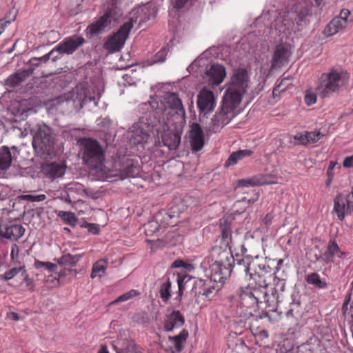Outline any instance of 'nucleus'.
<instances>
[{
    "mask_svg": "<svg viewBox=\"0 0 353 353\" xmlns=\"http://www.w3.org/2000/svg\"><path fill=\"white\" fill-rule=\"evenodd\" d=\"M87 228H88L89 232H91L94 234H99V229L97 225H96L94 223H88L87 225Z\"/></svg>",
    "mask_w": 353,
    "mask_h": 353,
    "instance_id": "56",
    "label": "nucleus"
},
{
    "mask_svg": "<svg viewBox=\"0 0 353 353\" xmlns=\"http://www.w3.org/2000/svg\"><path fill=\"white\" fill-rule=\"evenodd\" d=\"M252 151L250 150H240L237 152H232L228 159L225 165L230 166L236 164L239 160L245 157L250 156Z\"/></svg>",
    "mask_w": 353,
    "mask_h": 353,
    "instance_id": "30",
    "label": "nucleus"
},
{
    "mask_svg": "<svg viewBox=\"0 0 353 353\" xmlns=\"http://www.w3.org/2000/svg\"><path fill=\"white\" fill-rule=\"evenodd\" d=\"M349 203L353 205V187L352 188L351 192L346 196H345Z\"/></svg>",
    "mask_w": 353,
    "mask_h": 353,
    "instance_id": "60",
    "label": "nucleus"
},
{
    "mask_svg": "<svg viewBox=\"0 0 353 353\" xmlns=\"http://www.w3.org/2000/svg\"><path fill=\"white\" fill-rule=\"evenodd\" d=\"M294 144L296 145H307V137L305 134V132H299L294 136Z\"/></svg>",
    "mask_w": 353,
    "mask_h": 353,
    "instance_id": "48",
    "label": "nucleus"
},
{
    "mask_svg": "<svg viewBox=\"0 0 353 353\" xmlns=\"http://www.w3.org/2000/svg\"><path fill=\"white\" fill-rule=\"evenodd\" d=\"M238 302L241 309L243 310L240 312V315H242V314L245 315L248 314H252V312L255 311L257 305L256 297H253L250 288L241 290L239 294Z\"/></svg>",
    "mask_w": 353,
    "mask_h": 353,
    "instance_id": "12",
    "label": "nucleus"
},
{
    "mask_svg": "<svg viewBox=\"0 0 353 353\" xmlns=\"http://www.w3.org/2000/svg\"><path fill=\"white\" fill-rule=\"evenodd\" d=\"M168 50L166 48H161L150 60L147 61V65H152L157 63H162L165 61Z\"/></svg>",
    "mask_w": 353,
    "mask_h": 353,
    "instance_id": "34",
    "label": "nucleus"
},
{
    "mask_svg": "<svg viewBox=\"0 0 353 353\" xmlns=\"http://www.w3.org/2000/svg\"><path fill=\"white\" fill-rule=\"evenodd\" d=\"M223 245H215L210 251V280L221 285L230 276L232 263L234 259L232 252H236V257L239 254H245L246 248L243 244V237L238 233L232 234L231 220L222 218L219 220Z\"/></svg>",
    "mask_w": 353,
    "mask_h": 353,
    "instance_id": "1",
    "label": "nucleus"
},
{
    "mask_svg": "<svg viewBox=\"0 0 353 353\" xmlns=\"http://www.w3.org/2000/svg\"><path fill=\"white\" fill-rule=\"evenodd\" d=\"M242 256V259H237L236 263H232V268H233L237 272L244 274L245 276H249L250 278H252L253 273L251 272L252 266H254V263L251 262L250 255L245 253V254H239Z\"/></svg>",
    "mask_w": 353,
    "mask_h": 353,
    "instance_id": "18",
    "label": "nucleus"
},
{
    "mask_svg": "<svg viewBox=\"0 0 353 353\" xmlns=\"http://www.w3.org/2000/svg\"><path fill=\"white\" fill-rule=\"evenodd\" d=\"M292 83V80L290 77L283 78L281 82L274 88L273 94L276 92H281L285 91Z\"/></svg>",
    "mask_w": 353,
    "mask_h": 353,
    "instance_id": "42",
    "label": "nucleus"
},
{
    "mask_svg": "<svg viewBox=\"0 0 353 353\" xmlns=\"http://www.w3.org/2000/svg\"><path fill=\"white\" fill-rule=\"evenodd\" d=\"M8 317L10 319H12L14 321H18L20 319L19 315L14 312H10L8 313Z\"/></svg>",
    "mask_w": 353,
    "mask_h": 353,
    "instance_id": "59",
    "label": "nucleus"
},
{
    "mask_svg": "<svg viewBox=\"0 0 353 353\" xmlns=\"http://www.w3.org/2000/svg\"><path fill=\"white\" fill-rule=\"evenodd\" d=\"M251 292L253 297H256V302L257 305L259 303L268 302V294L267 289L263 290L259 288H251Z\"/></svg>",
    "mask_w": 353,
    "mask_h": 353,
    "instance_id": "33",
    "label": "nucleus"
},
{
    "mask_svg": "<svg viewBox=\"0 0 353 353\" xmlns=\"http://www.w3.org/2000/svg\"><path fill=\"white\" fill-rule=\"evenodd\" d=\"M54 50L50 51L48 54L40 57V58H32L30 60V63L32 66H38L41 62L46 63L53 54Z\"/></svg>",
    "mask_w": 353,
    "mask_h": 353,
    "instance_id": "44",
    "label": "nucleus"
},
{
    "mask_svg": "<svg viewBox=\"0 0 353 353\" xmlns=\"http://www.w3.org/2000/svg\"><path fill=\"white\" fill-rule=\"evenodd\" d=\"M190 139L193 151L198 152L203 148L204 145V134L199 124L194 123L191 125Z\"/></svg>",
    "mask_w": 353,
    "mask_h": 353,
    "instance_id": "16",
    "label": "nucleus"
},
{
    "mask_svg": "<svg viewBox=\"0 0 353 353\" xmlns=\"http://www.w3.org/2000/svg\"><path fill=\"white\" fill-rule=\"evenodd\" d=\"M12 156L9 148L6 146H3L0 149V170H8L12 161Z\"/></svg>",
    "mask_w": 353,
    "mask_h": 353,
    "instance_id": "27",
    "label": "nucleus"
},
{
    "mask_svg": "<svg viewBox=\"0 0 353 353\" xmlns=\"http://www.w3.org/2000/svg\"><path fill=\"white\" fill-rule=\"evenodd\" d=\"M189 0H172L173 7L176 9L183 8Z\"/></svg>",
    "mask_w": 353,
    "mask_h": 353,
    "instance_id": "52",
    "label": "nucleus"
},
{
    "mask_svg": "<svg viewBox=\"0 0 353 353\" xmlns=\"http://www.w3.org/2000/svg\"><path fill=\"white\" fill-rule=\"evenodd\" d=\"M30 130L33 137V147L43 153H49L54 143V137L51 128L41 122L34 125Z\"/></svg>",
    "mask_w": 353,
    "mask_h": 353,
    "instance_id": "7",
    "label": "nucleus"
},
{
    "mask_svg": "<svg viewBox=\"0 0 353 353\" xmlns=\"http://www.w3.org/2000/svg\"><path fill=\"white\" fill-rule=\"evenodd\" d=\"M24 232L25 228L20 224H10L0 227V236L11 241H18Z\"/></svg>",
    "mask_w": 353,
    "mask_h": 353,
    "instance_id": "17",
    "label": "nucleus"
},
{
    "mask_svg": "<svg viewBox=\"0 0 353 353\" xmlns=\"http://www.w3.org/2000/svg\"><path fill=\"white\" fill-rule=\"evenodd\" d=\"M157 10L154 7L143 6L134 10V15L131 19L122 25L112 36L104 43V48L113 53L119 51L124 46L133 23L141 26L152 18H154Z\"/></svg>",
    "mask_w": 353,
    "mask_h": 353,
    "instance_id": "3",
    "label": "nucleus"
},
{
    "mask_svg": "<svg viewBox=\"0 0 353 353\" xmlns=\"http://www.w3.org/2000/svg\"><path fill=\"white\" fill-rule=\"evenodd\" d=\"M305 134L307 137V144L309 143H314L317 142L319 140H320L323 137V134H322L320 132H308L305 131Z\"/></svg>",
    "mask_w": 353,
    "mask_h": 353,
    "instance_id": "43",
    "label": "nucleus"
},
{
    "mask_svg": "<svg viewBox=\"0 0 353 353\" xmlns=\"http://www.w3.org/2000/svg\"><path fill=\"white\" fill-rule=\"evenodd\" d=\"M343 166L346 168H353V154L344 159Z\"/></svg>",
    "mask_w": 353,
    "mask_h": 353,
    "instance_id": "53",
    "label": "nucleus"
},
{
    "mask_svg": "<svg viewBox=\"0 0 353 353\" xmlns=\"http://www.w3.org/2000/svg\"><path fill=\"white\" fill-rule=\"evenodd\" d=\"M21 276L23 279V281L26 283V285L28 290L33 292L34 290L35 284L33 279L29 277L26 269L23 270Z\"/></svg>",
    "mask_w": 353,
    "mask_h": 353,
    "instance_id": "46",
    "label": "nucleus"
},
{
    "mask_svg": "<svg viewBox=\"0 0 353 353\" xmlns=\"http://www.w3.org/2000/svg\"><path fill=\"white\" fill-rule=\"evenodd\" d=\"M140 294V292L136 290H131L126 293L120 295L117 299L114 300L110 303V305H114L117 303L125 302L130 300Z\"/></svg>",
    "mask_w": 353,
    "mask_h": 353,
    "instance_id": "35",
    "label": "nucleus"
},
{
    "mask_svg": "<svg viewBox=\"0 0 353 353\" xmlns=\"http://www.w3.org/2000/svg\"><path fill=\"white\" fill-rule=\"evenodd\" d=\"M97 353H109L105 345H101Z\"/></svg>",
    "mask_w": 353,
    "mask_h": 353,
    "instance_id": "61",
    "label": "nucleus"
},
{
    "mask_svg": "<svg viewBox=\"0 0 353 353\" xmlns=\"http://www.w3.org/2000/svg\"><path fill=\"white\" fill-rule=\"evenodd\" d=\"M188 336V332L186 330H183L178 335L168 336L170 342L172 343L174 345L175 351L180 352L183 349L182 343L186 341Z\"/></svg>",
    "mask_w": 353,
    "mask_h": 353,
    "instance_id": "29",
    "label": "nucleus"
},
{
    "mask_svg": "<svg viewBox=\"0 0 353 353\" xmlns=\"http://www.w3.org/2000/svg\"><path fill=\"white\" fill-rule=\"evenodd\" d=\"M34 267L37 269L44 268L48 270L49 273L56 272L57 270V265L51 262H43L40 261H35Z\"/></svg>",
    "mask_w": 353,
    "mask_h": 353,
    "instance_id": "41",
    "label": "nucleus"
},
{
    "mask_svg": "<svg viewBox=\"0 0 353 353\" xmlns=\"http://www.w3.org/2000/svg\"><path fill=\"white\" fill-rule=\"evenodd\" d=\"M139 173V168L133 164L127 165L121 172L122 178L135 177Z\"/></svg>",
    "mask_w": 353,
    "mask_h": 353,
    "instance_id": "37",
    "label": "nucleus"
},
{
    "mask_svg": "<svg viewBox=\"0 0 353 353\" xmlns=\"http://www.w3.org/2000/svg\"><path fill=\"white\" fill-rule=\"evenodd\" d=\"M166 103L161 120L159 121V126L156 129L157 135L161 136L163 144L169 150H176L181 143L185 109L176 94H169Z\"/></svg>",
    "mask_w": 353,
    "mask_h": 353,
    "instance_id": "2",
    "label": "nucleus"
},
{
    "mask_svg": "<svg viewBox=\"0 0 353 353\" xmlns=\"http://www.w3.org/2000/svg\"><path fill=\"white\" fill-rule=\"evenodd\" d=\"M81 256L79 254L72 255L71 254H66L58 259V263L60 265L68 264L71 265H75L79 262Z\"/></svg>",
    "mask_w": 353,
    "mask_h": 353,
    "instance_id": "36",
    "label": "nucleus"
},
{
    "mask_svg": "<svg viewBox=\"0 0 353 353\" xmlns=\"http://www.w3.org/2000/svg\"><path fill=\"white\" fill-rule=\"evenodd\" d=\"M115 8L116 7L113 8V6L110 8H108L103 15L101 16L96 22L92 23L88 26L87 31L91 36L100 33L109 25L111 19H115Z\"/></svg>",
    "mask_w": 353,
    "mask_h": 353,
    "instance_id": "13",
    "label": "nucleus"
},
{
    "mask_svg": "<svg viewBox=\"0 0 353 353\" xmlns=\"http://www.w3.org/2000/svg\"><path fill=\"white\" fill-rule=\"evenodd\" d=\"M25 270L24 266H20L19 268H11L6 272H5L4 274L0 275V277L1 279L5 281H9L12 279H13L17 274L19 273H21V274L23 273V270Z\"/></svg>",
    "mask_w": 353,
    "mask_h": 353,
    "instance_id": "39",
    "label": "nucleus"
},
{
    "mask_svg": "<svg viewBox=\"0 0 353 353\" xmlns=\"http://www.w3.org/2000/svg\"><path fill=\"white\" fill-rule=\"evenodd\" d=\"M349 75L341 68H332L321 74L316 88L318 94L322 98L330 97L339 92L347 83Z\"/></svg>",
    "mask_w": 353,
    "mask_h": 353,
    "instance_id": "4",
    "label": "nucleus"
},
{
    "mask_svg": "<svg viewBox=\"0 0 353 353\" xmlns=\"http://www.w3.org/2000/svg\"><path fill=\"white\" fill-rule=\"evenodd\" d=\"M337 165H338V163L336 162H334V161L330 162V164H329V166H328V168L327 170V176H330V177H334V170Z\"/></svg>",
    "mask_w": 353,
    "mask_h": 353,
    "instance_id": "54",
    "label": "nucleus"
},
{
    "mask_svg": "<svg viewBox=\"0 0 353 353\" xmlns=\"http://www.w3.org/2000/svg\"><path fill=\"white\" fill-rule=\"evenodd\" d=\"M293 310L290 309L287 312H286V316L287 317H290V316H294V313H293Z\"/></svg>",
    "mask_w": 353,
    "mask_h": 353,
    "instance_id": "63",
    "label": "nucleus"
},
{
    "mask_svg": "<svg viewBox=\"0 0 353 353\" xmlns=\"http://www.w3.org/2000/svg\"><path fill=\"white\" fill-rule=\"evenodd\" d=\"M239 105L223 97L220 110L212 119L210 130L216 133L227 125L234 117L233 111Z\"/></svg>",
    "mask_w": 353,
    "mask_h": 353,
    "instance_id": "8",
    "label": "nucleus"
},
{
    "mask_svg": "<svg viewBox=\"0 0 353 353\" xmlns=\"http://www.w3.org/2000/svg\"><path fill=\"white\" fill-rule=\"evenodd\" d=\"M352 211L353 205L349 203L345 195L338 194L334 199L333 208V213L336 214L338 219L343 221Z\"/></svg>",
    "mask_w": 353,
    "mask_h": 353,
    "instance_id": "14",
    "label": "nucleus"
},
{
    "mask_svg": "<svg viewBox=\"0 0 353 353\" xmlns=\"http://www.w3.org/2000/svg\"><path fill=\"white\" fill-rule=\"evenodd\" d=\"M306 281L307 283L314 285L319 288H323L326 285L325 283L322 282L320 276L315 272L308 274L306 277Z\"/></svg>",
    "mask_w": 353,
    "mask_h": 353,
    "instance_id": "40",
    "label": "nucleus"
},
{
    "mask_svg": "<svg viewBox=\"0 0 353 353\" xmlns=\"http://www.w3.org/2000/svg\"><path fill=\"white\" fill-rule=\"evenodd\" d=\"M216 290L214 285H211L208 283H203L202 281L196 283L194 287L195 295L198 298L202 296L210 299L215 295Z\"/></svg>",
    "mask_w": 353,
    "mask_h": 353,
    "instance_id": "23",
    "label": "nucleus"
},
{
    "mask_svg": "<svg viewBox=\"0 0 353 353\" xmlns=\"http://www.w3.org/2000/svg\"><path fill=\"white\" fill-rule=\"evenodd\" d=\"M23 199L31 202H40L46 199V194H26L23 196Z\"/></svg>",
    "mask_w": 353,
    "mask_h": 353,
    "instance_id": "49",
    "label": "nucleus"
},
{
    "mask_svg": "<svg viewBox=\"0 0 353 353\" xmlns=\"http://www.w3.org/2000/svg\"><path fill=\"white\" fill-rule=\"evenodd\" d=\"M188 279L189 280V278L188 275L184 274H177L176 275V282L178 284V293L179 296H181L183 294V291L184 290V285L183 283L185 282V280Z\"/></svg>",
    "mask_w": 353,
    "mask_h": 353,
    "instance_id": "45",
    "label": "nucleus"
},
{
    "mask_svg": "<svg viewBox=\"0 0 353 353\" xmlns=\"http://www.w3.org/2000/svg\"><path fill=\"white\" fill-rule=\"evenodd\" d=\"M197 106L204 114L211 113L216 106V99L213 92L203 88L197 96Z\"/></svg>",
    "mask_w": 353,
    "mask_h": 353,
    "instance_id": "10",
    "label": "nucleus"
},
{
    "mask_svg": "<svg viewBox=\"0 0 353 353\" xmlns=\"http://www.w3.org/2000/svg\"><path fill=\"white\" fill-rule=\"evenodd\" d=\"M83 163L91 168H101L105 161V151L100 143L92 138L79 141Z\"/></svg>",
    "mask_w": 353,
    "mask_h": 353,
    "instance_id": "5",
    "label": "nucleus"
},
{
    "mask_svg": "<svg viewBox=\"0 0 353 353\" xmlns=\"http://www.w3.org/2000/svg\"><path fill=\"white\" fill-rule=\"evenodd\" d=\"M171 267L174 268H183L184 269L189 271L194 269V267L192 264L186 263L181 259H177L174 261Z\"/></svg>",
    "mask_w": 353,
    "mask_h": 353,
    "instance_id": "47",
    "label": "nucleus"
},
{
    "mask_svg": "<svg viewBox=\"0 0 353 353\" xmlns=\"http://www.w3.org/2000/svg\"><path fill=\"white\" fill-rule=\"evenodd\" d=\"M283 263V259H281L278 260L277 263H276V269L277 271H279L280 270Z\"/></svg>",
    "mask_w": 353,
    "mask_h": 353,
    "instance_id": "62",
    "label": "nucleus"
},
{
    "mask_svg": "<svg viewBox=\"0 0 353 353\" xmlns=\"http://www.w3.org/2000/svg\"><path fill=\"white\" fill-rule=\"evenodd\" d=\"M184 323V318L180 312L173 311L165 319L163 327L165 331L170 332L175 328L182 327Z\"/></svg>",
    "mask_w": 353,
    "mask_h": 353,
    "instance_id": "21",
    "label": "nucleus"
},
{
    "mask_svg": "<svg viewBox=\"0 0 353 353\" xmlns=\"http://www.w3.org/2000/svg\"><path fill=\"white\" fill-rule=\"evenodd\" d=\"M171 286L172 283L170 279L163 282L159 288L160 297L164 302H167L171 297Z\"/></svg>",
    "mask_w": 353,
    "mask_h": 353,
    "instance_id": "31",
    "label": "nucleus"
},
{
    "mask_svg": "<svg viewBox=\"0 0 353 353\" xmlns=\"http://www.w3.org/2000/svg\"><path fill=\"white\" fill-rule=\"evenodd\" d=\"M346 252L342 251L334 240L329 241L326 249L321 256V259L325 263L334 262V258L345 259Z\"/></svg>",
    "mask_w": 353,
    "mask_h": 353,
    "instance_id": "15",
    "label": "nucleus"
},
{
    "mask_svg": "<svg viewBox=\"0 0 353 353\" xmlns=\"http://www.w3.org/2000/svg\"><path fill=\"white\" fill-rule=\"evenodd\" d=\"M8 196L7 188L3 185L0 186V200H4Z\"/></svg>",
    "mask_w": 353,
    "mask_h": 353,
    "instance_id": "58",
    "label": "nucleus"
},
{
    "mask_svg": "<svg viewBox=\"0 0 353 353\" xmlns=\"http://www.w3.org/2000/svg\"><path fill=\"white\" fill-rule=\"evenodd\" d=\"M19 246L17 244H13L11 248L10 258L13 261L14 259V255L18 256L19 254Z\"/></svg>",
    "mask_w": 353,
    "mask_h": 353,
    "instance_id": "57",
    "label": "nucleus"
},
{
    "mask_svg": "<svg viewBox=\"0 0 353 353\" xmlns=\"http://www.w3.org/2000/svg\"><path fill=\"white\" fill-rule=\"evenodd\" d=\"M107 262L105 260L101 259L95 262L92 268L90 277L94 279L99 277L102 278L105 274L107 270Z\"/></svg>",
    "mask_w": 353,
    "mask_h": 353,
    "instance_id": "28",
    "label": "nucleus"
},
{
    "mask_svg": "<svg viewBox=\"0 0 353 353\" xmlns=\"http://www.w3.org/2000/svg\"><path fill=\"white\" fill-rule=\"evenodd\" d=\"M85 43L81 36L73 35L65 38L56 47L55 51L60 54H72Z\"/></svg>",
    "mask_w": 353,
    "mask_h": 353,
    "instance_id": "11",
    "label": "nucleus"
},
{
    "mask_svg": "<svg viewBox=\"0 0 353 353\" xmlns=\"http://www.w3.org/2000/svg\"><path fill=\"white\" fill-rule=\"evenodd\" d=\"M273 183V181L269 180L267 176L257 175L251 178L239 180L238 185L239 187L260 186Z\"/></svg>",
    "mask_w": 353,
    "mask_h": 353,
    "instance_id": "24",
    "label": "nucleus"
},
{
    "mask_svg": "<svg viewBox=\"0 0 353 353\" xmlns=\"http://www.w3.org/2000/svg\"><path fill=\"white\" fill-rule=\"evenodd\" d=\"M350 15V11L347 9H342L341 10V12L339 16L336 17L339 18V19H342L343 21L345 22V24L347 25L348 23V17Z\"/></svg>",
    "mask_w": 353,
    "mask_h": 353,
    "instance_id": "51",
    "label": "nucleus"
},
{
    "mask_svg": "<svg viewBox=\"0 0 353 353\" xmlns=\"http://www.w3.org/2000/svg\"><path fill=\"white\" fill-rule=\"evenodd\" d=\"M305 103L309 105H313L316 101V94L314 93H307L304 98Z\"/></svg>",
    "mask_w": 353,
    "mask_h": 353,
    "instance_id": "50",
    "label": "nucleus"
},
{
    "mask_svg": "<svg viewBox=\"0 0 353 353\" xmlns=\"http://www.w3.org/2000/svg\"><path fill=\"white\" fill-rule=\"evenodd\" d=\"M58 216L66 224L74 225L77 222L75 214L73 212L60 211Z\"/></svg>",
    "mask_w": 353,
    "mask_h": 353,
    "instance_id": "38",
    "label": "nucleus"
},
{
    "mask_svg": "<svg viewBox=\"0 0 353 353\" xmlns=\"http://www.w3.org/2000/svg\"><path fill=\"white\" fill-rule=\"evenodd\" d=\"M252 279H253L256 281V283L259 285V287L260 288L265 290V289H268L269 284H270V281L272 279V276L270 274H263V275H261V274L256 275L255 273V274H252Z\"/></svg>",
    "mask_w": 353,
    "mask_h": 353,
    "instance_id": "32",
    "label": "nucleus"
},
{
    "mask_svg": "<svg viewBox=\"0 0 353 353\" xmlns=\"http://www.w3.org/2000/svg\"><path fill=\"white\" fill-rule=\"evenodd\" d=\"M327 176V181H326V185L328 186L332 183L334 177H330V176Z\"/></svg>",
    "mask_w": 353,
    "mask_h": 353,
    "instance_id": "64",
    "label": "nucleus"
},
{
    "mask_svg": "<svg viewBox=\"0 0 353 353\" xmlns=\"http://www.w3.org/2000/svg\"><path fill=\"white\" fill-rule=\"evenodd\" d=\"M33 72L32 68L23 70L10 75L6 80V84L8 87H15L19 85L28 77Z\"/></svg>",
    "mask_w": 353,
    "mask_h": 353,
    "instance_id": "25",
    "label": "nucleus"
},
{
    "mask_svg": "<svg viewBox=\"0 0 353 353\" xmlns=\"http://www.w3.org/2000/svg\"><path fill=\"white\" fill-rule=\"evenodd\" d=\"M290 55L289 50L281 45L276 47L271 64V68L275 69L281 68L288 62V58Z\"/></svg>",
    "mask_w": 353,
    "mask_h": 353,
    "instance_id": "20",
    "label": "nucleus"
},
{
    "mask_svg": "<svg viewBox=\"0 0 353 353\" xmlns=\"http://www.w3.org/2000/svg\"><path fill=\"white\" fill-rule=\"evenodd\" d=\"M249 83L248 71L245 68L235 69L230 83L223 97L240 104L243 94L246 92Z\"/></svg>",
    "mask_w": 353,
    "mask_h": 353,
    "instance_id": "6",
    "label": "nucleus"
},
{
    "mask_svg": "<svg viewBox=\"0 0 353 353\" xmlns=\"http://www.w3.org/2000/svg\"><path fill=\"white\" fill-rule=\"evenodd\" d=\"M15 16H14L10 20H6L4 19L0 20V34L4 31L5 28L11 23L12 21H14Z\"/></svg>",
    "mask_w": 353,
    "mask_h": 353,
    "instance_id": "55",
    "label": "nucleus"
},
{
    "mask_svg": "<svg viewBox=\"0 0 353 353\" xmlns=\"http://www.w3.org/2000/svg\"><path fill=\"white\" fill-rule=\"evenodd\" d=\"M346 26L345 21L336 17L326 26L323 32L326 37L333 36L343 30Z\"/></svg>",
    "mask_w": 353,
    "mask_h": 353,
    "instance_id": "26",
    "label": "nucleus"
},
{
    "mask_svg": "<svg viewBox=\"0 0 353 353\" xmlns=\"http://www.w3.org/2000/svg\"><path fill=\"white\" fill-rule=\"evenodd\" d=\"M154 126L148 123V119L143 117L134 123L129 131L130 143L134 145L148 143L153 133Z\"/></svg>",
    "mask_w": 353,
    "mask_h": 353,
    "instance_id": "9",
    "label": "nucleus"
},
{
    "mask_svg": "<svg viewBox=\"0 0 353 353\" xmlns=\"http://www.w3.org/2000/svg\"><path fill=\"white\" fill-rule=\"evenodd\" d=\"M209 77V84L212 86H217L221 84L226 76L225 69L219 64L212 65L207 72Z\"/></svg>",
    "mask_w": 353,
    "mask_h": 353,
    "instance_id": "19",
    "label": "nucleus"
},
{
    "mask_svg": "<svg viewBox=\"0 0 353 353\" xmlns=\"http://www.w3.org/2000/svg\"><path fill=\"white\" fill-rule=\"evenodd\" d=\"M41 170L46 177L53 180L61 177L65 173V168L59 163H51L43 165Z\"/></svg>",
    "mask_w": 353,
    "mask_h": 353,
    "instance_id": "22",
    "label": "nucleus"
}]
</instances>
